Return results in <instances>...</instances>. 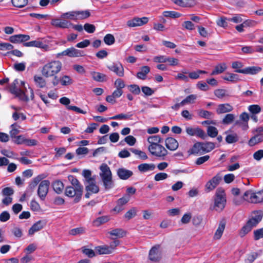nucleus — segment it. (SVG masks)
Masks as SVG:
<instances>
[{
	"label": "nucleus",
	"mask_w": 263,
	"mask_h": 263,
	"mask_svg": "<svg viewBox=\"0 0 263 263\" xmlns=\"http://www.w3.org/2000/svg\"><path fill=\"white\" fill-rule=\"evenodd\" d=\"M68 178L71 184V186L76 187L78 192H79L81 189L83 190V186L76 178L72 175L69 176Z\"/></svg>",
	"instance_id": "c85d7f7f"
},
{
	"label": "nucleus",
	"mask_w": 263,
	"mask_h": 263,
	"mask_svg": "<svg viewBox=\"0 0 263 263\" xmlns=\"http://www.w3.org/2000/svg\"><path fill=\"white\" fill-rule=\"evenodd\" d=\"M11 2L13 6L22 8L28 4V0H11Z\"/></svg>",
	"instance_id": "09e8293b"
},
{
	"label": "nucleus",
	"mask_w": 263,
	"mask_h": 263,
	"mask_svg": "<svg viewBox=\"0 0 263 263\" xmlns=\"http://www.w3.org/2000/svg\"><path fill=\"white\" fill-rule=\"evenodd\" d=\"M107 68L111 71L115 72L118 76L122 77L124 76V68L121 64L113 63L107 66Z\"/></svg>",
	"instance_id": "ddd939ff"
},
{
	"label": "nucleus",
	"mask_w": 263,
	"mask_h": 263,
	"mask_svg": "<svg viewBox=\"0 0 263 263\" xmlns=\"http://www.w3.org/2000/svg\"><path fill=\"white\" fill-rule=\"evenodd\" d=\"M203 142H197L194 143L192 147L188 151L189 155L203 154Z\"/></svg>",
	"instance_id": "4468645a"
},
{
	"label": "nucleus",
	"mask_w": 263,
	"mask_h": 263,
	"mask_svg": "<svg viewBox=\"0 0 263 263\" xmlns=\"http://www.w3.org/2000/svg\"><path fill=\"white\" fill-rule=\"evenodd\" d=\"M235 116L233 114H227L222 120V123L225 125L231 124L235 120Z\"/></svg>",
	"instance_id": "58836bf2"
},
{
	"label": "nucleus",
	"mask_w": 263,
	"mask_h": 263,
	"mask_svg": "<svg viewBox=\"0 0 263 263\" xmlns=\"http://www.w3.org/2000/svg\"><path fill=\"white\" fill-rule=\"evenodd\" d=\"M34 80L40 88L44 87L46 86V81L42 77L35 76Z\"/></svg>",
	"instance_id": "3c124183"
},
{
	"label": "nucleus",
	"mask_w": 263,
	"mask_h": 263,
	"mask_svg": "<svg viewBox=\"0 0 263 263\" xmlns=\"http://www.w3.org/2000/svg\"><path fill=\"white\" fill-rule=\"evenodd\" d=\"M165 146L168 149L175 151L178 147L179 144L175 139L168 137L165 140Z\"/></svg>",
	"instance_id": "b1692460"
},
{
	"label": "nucleus",
	"mask_w": 263,
	"mask_h": 263,
	"mask_svg": "<svg viewBox=\"0 0 263 263\" xmlns=\"http://www.w3.org/2000/svg\"><path fill=\"white\" fill-rule=\"evenodd\" d=\"M11 130L10 131V135L11 138H14L16 137V135L20 133L19 126L17 123H14L11 125Z\"/></svg>",
	"instance_id": "ea45409f"
},
{
	"label": "nucleus",
	"mask_w": 263,
	"mask_h": 263,
	"mask_svg": "<svg viewBox=\"0 0 263 263\" xmlns=\"http://www.w3.org/2000/svg\"><path fill=\"white\" fill-rule=\"evenodd\" d=\"M226 226V222L224 221H221L220 222L219 224V226L216 231L214 236V239L216 240L219 239L223 232Z\"/></svg>",
	"instance_id": "bb28decb"
},
{
	"label": "nucleus",
	"mask_w": 263,
	"mask_h": 263,
	"mask_svg": "<svg viewBox=\"0 0 263 263\" xmlns=\"http://www.w3.org/2000/svg\"><path fill=\"white\" fill-rule=\"evenodd\" d=\"M262 141H263V136L260 135H256L250 139L248 143L250 146H253Z\"/></svg>",
	"instance_id": "f704fd0d"
},
{
	"label": "nucleus",
	"mask_w": 263,
	"mask_h": 263,
	"mask_svg": "<svg viewBox=\"0 0 263 263\" xmlns=\"http://www.w3.org/2000/svg\"><path fill=\"white\" fill-rule=\"evenodd\" d=\"M227 68L226 64L222 63L217 65L213 70L211 75L217 74L223 72Z\"/></svg>",
	"instance_id": "a19ab883"
},
{
	"label": "nucleus",
	"mask_w": 263,
	"mask_h": 263,
	"mask_svg": "<svg viewBox=\"0 0 263 263\" xmlns=\"http://www.w3.org/2000/svg\"><path fill=\"white\" fill-rule=\"evenodd\" d=\"M233 110V107L229 103L220 104L217 106L216 113L218 115L225 114L232 111Z\"/></svg>",
	"instance_id": "dca6fc26"
},
{
	"label": "nucleus",
	"mask_w": 263,
	"mask_h": 263,
	"mask_svg": "<svg viewBox=\"0 0 263 263\" xmlns=\"http://www.w3.org/2000/svg\"><path fill=\"white\" fill-rule=\"evenodd\" d=\"M150 71V68L148 66H144L141 68V71L137 73L138 78L141 80H145L146 74Z\"/></svg>",
	"instance_id": "7c9ffc66"
},
{
	"label": "nucleus",
	"mask_w": 263,
	"mask_h": 263,
	"mask_svg": "<svg viewBox=\"0 0 263 263\" xmlns=\"http://www.w3.org/2000/svg\"><path fill=\"white\" fill-rule=\"evenodd\" d=\"M83 190H81L78 192L77 188L72 186H67L65 190V195L70 198H74L73 202L74 203L79 202L82 196Z\"/></svg>",
	"instance_id": "20e7f679"
},
{
	"label": "nucleus",
	"mask_w": 263,
	"mask_h": 263,
	"mask_svg": "<svg viewBox=\"0 0 263 263\" xmlns=\"http://www.w3.org/2000/svg\"><path fill=\"white\" fill-rule=\"evenodd\" d=\"M163 15L166 17L178 18L181 15L178 12L173 11H166L163 12Z\"/></svg>",
	"instance_id": "603ef678"
},
{
	"label": "nucleus",
	"mask_w": 263,
	"mask_h": 263,
	"mask_svg": "<svg viewBox=\"0 0 263 263\" xmlns=\"http://www.w3.org/2000/svg\"><path fill=\"white\" fill-rule=\"evenodd\" d=\"M155 165L153 163H142L138 165V168L141 172H146L148 171H153L155 168Z\"/></svg>",
	"instance_id": "2f4dec72"
},
{
	"label": "nucleus",
	"mask_w": 263,
	"mask_h": 263,
	"mask_svg": "<svg viewBox=\"0 0 263 263\" xmlns=\"http://www.w3.org/2000/svg\"><path fill=\"white\" fill-rule=\"evenodd\" d=\"M51 24L55 27L61 28H68L71 25L67 21H60L59 19H53Z\"/></svg>",
	"instance_id": "a878e982"
},
{
	"label": "nucleus",
	"mask_w": 263,
	"mask_h": 263,
	"mask_svg": "<svg viewBox=\"0 0 263 263\" xmlns=\"http://www.w3.org/2000/svg\"><path fill=\"white\" fill-rule=\"evenodd\" d=\"M223 79L231 82H236L239 80L238 75L234 73H229L227 76L224 77Z\"/></svg>",
	"instance_id": "680f3d73"
},
{
	"label": "nucleus",
	"mask_w": 263,
	"mask_h": 263,
	"mask_svg": "<svg viewBox=\"0 0 263 263\" xmlns=\"http://www.w3.org/2000/svg\"><path fill=\"white\" fill-rule=\"evenodd\" d=\"M23 46L25 47H35L44 49L45 51H48L49 49V47L48 45L44 44L40 40H35L24 43Z\"/></svg>",
	"instance_id": "f8f14e48"
},
{
	"label": "nucleus",
	"mask_w": 263,
	"mask_h": 263,
	"mask_svg": "<svg viewBox=\"0 0 263 263\" xmlns=\"http://www.w3.org/2000/svg\"><path fill=\"white\" fill-rule=\"evenodd\" d=\"M129 91L135 95H139L140 93V89L138 85L132 84L128 86Z\"/></svg>",
	"instance_id": "0e129e2a"
},
{
	"label": "nucleus",
	"mask_w": 263,
	"mask_h": 263,
	"mask_svg": "<svg viewBox=\"0 0 263 263\" xmlns=\"http://www.w3.org/2000/svg\"><path fill=\"white\" fill-rule=\"evenodd\" d=\"M52 187L57 194H61L64 189V184L62 181L56 180L52 183Z\"/></svg>",
	"instance_id": "473e14b6"
},
{
	"label": "nucleus",
	"mask_w": 263,
	"mask_h": 263,
	"mask_svg": "<svg viewBox=\"0 0 263 263\" xmlns=\"http://www.w3.org/2000/svg\"><path fill=\"white\" fill-rule=\"evenodd\" d=\"M210 159V156L209 155H205L204 156H202L200 157H199L196 160L195 163L197 165H201Z\"/></svg>",
	"instance_id": "69168bd1"
},
{
	"label": "nucleus",
	"mask_w": 263,
	"mask_h": 263,
	"mask_svg": "<svg viewBox=\"0 0 263 263\" xmlns=\"http://www.w3.org/2000/svg\"><path fill=\"white\" fill-rule=\"evenodd\" d=\"M109 220V217L108 216H103L96 218L93 221L94 226L99 227L100 225L105 223Z\"/></svg>",
	"instance_id": "72a5a7b5"
},
{
	"label": "nucleus",
	"mask_w": 263,
	"mask_h": 263,
	"mask_svg": "<svg viewBox=\"0 0 263 263\" xmlns=\"http://www.w3.org/2000/svg\"><path fill=\"white\" fill-rule=\"evenodd\" d=\"M29 39V35L20 34L10 36L9 41L12 43H20L27 41Z\"/></svg>",
	"instance_id": "f3484780"
},
{
	"label": "nucleus",
	"mask_w": 263,
	"mask_h": 263,
	"mask_svg": "<svg viewBox=\"0 0 263 263\" xmlns=\"http://www.w3.org/2000/svg\"><path fill=\"white\" fill-rule=\"evenodd\" d=\"M129 200V196L128 195L124 196L117 201V205L114 208V211L119 213L123 210L122 206L125 204Z\"/></svg>",
	"instance_id": "412c9836"
},
{
	"label": "nucleus",
	"mask_w": 263,
	"mask_h": 263,
	"mask_svg": "<svg viewBox=\"0 0 263 263\" xmlns=\"http://www.w3.org/2000/svg\"><path fill=\"white\" fill-rule=\"evenodd\" d=\"M240 120L244 123L243 125V130H247L248 128V121L249 120V116L247 112H243L239 116Z\"/></svg>",
	"instance_id": "4c0bfd02"
},
{
	"label": "nucleus",
	"mask_w": 263,
	"mask_h": 263,
	"mask_svg": "<svg viewBox=\"0 0 263 263\" xmlns=\"http://www.w3.org/2000/svg\"><path fill=\"white\" fill-rule=\"evenodd\" d=\"M12 234L16 237L20 238L23 235V232L21 228L15 227L11 230Z\"/></svg>",
	"instance_id": "338daca9"
},
{
	"label": "nucleus",
	"mask_w": 263,
	"mask_h": 263,
	"mask_svg": "<svg viewBox=\"0 0 263 263\" xmlns=\"http://www.w3.org/2000/svg\"><path fill=\"white\" fill-rule=\"evenodd\" d=\"M108 234L117 238H122L126 235V232L122 229L118 228L108 232Z\"/></svg>",
	"instance_id": "c756f323"
},
{
	"label": "nucleus",
	"mask_w": 263,
	"mask_h": 263,
	"mask_svg": "<svg viewBox=\"0 0 263 263\" xmlns=\"http://www.w3.org/2000/svg\"><path fill=\"white\" fill-rule=\"evenodd\" d=\"M46 177V176L44 174L39 175L33 178L31 181L30 182L28 185V190H30L31 192H32L35 188L37 184L40 181Z\"/></svg>",
	"instance_id": "393cba45"
},
{
	"label": "nucleus",
	"mask_w": 263,
	"mask_h": 263,
	"mask_svg": "<svg viewBox=\"0 0 263 263\" xmlns=\"http://www.w3.org/2000/svg\"><path fill=\"white\" fill-rule=\"evenodd\" d=\"M64 54L69 57H80L83 55V52L80 50L77 49L74 47L67 48L64 51Z\"/></svg>",
	"instance_id": "a211bd4d"
},
{
	"label": "nucleus",
	"mask_w": 263,
	"mask_h": 263,
	"mask_svg": "<svg viewBox=\"0 0 263 263\" xmlns=\"http://www.w3.org/2000/svg\"><path fill=\"white\" fill-rule=\"evenodd\" d=\"M203 152L208 153L214 149L215 147V143L211 142H203Z\"/></svg>",
	"instance_id": "49530a36"
},
{
	"label": "nucleus",
	"mask_w": 263,
	"mask_h": 263,
	"mask_svg": "<svg viewBox=\"0 0 263 263\" xmlns=\"http://www.w3.org/2000/svg\"><path fill=\"white\" fill-rule=\"evenodd\" d=\"M96 251L99 254H108L111 253V250L107 246L97 247L96 248Z\"/></svg>",
	"instance_id": "c9c22d12"
},
{
	"label": "nucleus",
	"mask_w": 263,
	"mask_h": 263,
	"mask_svg": "<svg viewBox=\"0 0 263 263\" xmlns=\"http://www.w3.org/2000/svg\"><path fill=\"white\" fill-rule=\"evenodd\" d=\"M218 131L217 129L212 126H209L207 129V136H209L212 138H215L218 135Z\"/></svg>",
	"instance_id": "a18cd8bd"
},
{
	"label": "nucleus",
	"mask_w": 263,
	"mask_h": 263,
	"mask_svg": "<svg viewBox=\"0 0 263 263\" xmlns=\"http://www.w3.org/2000/svg\"><path fill=\"white\" fill-rule=\"evenodd\" d=\"M261 70L260 67H249L243 69H238L236 70L235 72L245 74H254L259 72Z\"/></svg>",
	"instance_id": "5701e85b"
},
{
	"label": "nucleus",
	"mask_w": 263,
	"mask_h": 263,
	"mask_svg": "<svg viewBox=\"0 0 263 263\" xmlns=\"http://www.w3.org/2000/svg\"><path fill=\"white\" fill-rule=\"evenodd\" d=\"M248 109L252 114H256L260 112L261 107L258 105H251L249 106Z\"/></svg>",
	"instance_id": "052dcab7"
},
{
	"label": "nucleus",
	"mask_w": 263,
	"mask_h": 263,
	"mask_svg": "<svg viewBox=\"0 0 263 263\" xmlns=\"http://www.w3.org/2000/svg\"><path fill=\"white\" fill-rule=\"evenodd\" d=\"M85 184V190L87 192H90L91 193L96 194L99 191V187L96 185L95 179L94 181L84 182Z\"/></svg>",
	"instance_id": "aec40b11"
},
{
	"label": "nucleus",
	"mask_w": 263,
	"mask_h": 263,
	"mask_svg": "<svg viewBox=\"0 0 263 263\" xmlns=\"http://www.w3.org/2000/svg\"><path fill=\"white\" fill-rule=\"evenodd\" d=\"M62 85L66 86L72 83V79L68 76H64L61 80Z\"/></svg>",
	"instance_id": "774afa93"
},
{
	"label": "nucleus",
	"mask_w": 263,
	"mask_h": 263,
	"mask_svg": "<svg viewBox=\"0 0 263 263\" xmlns=\"http://www.w3.org/2000/svg\"><path fill=\"white\" fill-rule=\"evenodd\" d=\"M85 232L84 228L82 227L77 228L75 229H71L69 231V234L71 235H76L78 234H83Z\"/></svg>",
	"instance_id": "e2e57ef3"
},
{
	"label": "nucleus",
	"mask_w": 263,
	"mask_h": 263,
	"mask_svg": "<svg viewBox=\"0 0 263 263\" xmlns=\"http://www.w3.org/2000/svg\"><path fill=\"white\" fill-rule=\"evenodd\" d=\"M148 21V18L146 17L142 18L135 17L132 20L127 22V25L129 27H134L136 26H140L146 24Z\"/></svg>",
	"instance_id": "9d476101"
},
{
	"label": "nucleus",
	"mask_w": 263,
	"mask_h": 263,
	"mask_svg": "<svg viewBox=\"0 0 263 263\" xmlns=\"http://www.w3.org/2000/svg\"><path fill=\"white\" fill-rule=\"evenodd\" d=\"M196 98L197 96L195 95H189L181 102V104L184 105L186 104L193 103Z\"/></svg>",
	"instance_id": "8fccbe9b"
},
{
	"label": "nucleus",
	"mask_w": 263,
	"mask_h": 263,
	"mask_svg": "<svg viewBox=\"0 0 263 263\" xmlns=\"http://www.w3.org/2000/svg\"><path fill=\"white\" fill-rule=\"evenodd\" d=\"M50 181L48 180H41L37 189V195L42 201L44 200L48 193Z\"/></svg>",
	"instance_id": "423d86ee"
},
{
	"label": "nucleus",
	"mask_w": 263,
	"mask_h": 263,
	"mask_svg": "<svg viewBox=\"0 0 263 263\" xmlns=\"http://www.w3.org/2000/svg\"><path fill=\"white\" fill-rule=\"evenodd\" d=\"M162 139L158 135L150 136L147 139V141L150 145H159L161 142Z\"/></svg>",
	"instance_id": "37998d69"
},
{
	"label": "nucleus",
	"mask_w": 263,
	"mask_h": 263,
	"mask_svg": "<svg viewBox=\"0 0 263 263\" xmlns=\"http://www.w3.org/2000/svg\"><path fill=\"white\" fill-rule=\"evenodd\" d=\"M133 175L132 171L124 168H120L117 170V175L122 180H126Z\"/></svg>",
	"instance_id": "4be33fe9"
},
{
	"label": "nucleus",
	"mask_w": 263,
	"mask_h": 263,
	"mask_svg": "<svg viewBox=\"0 0 263 263\" xmlns=\"http://www.w3.org/2000/svg\"><path fill=\"white\" fill-rule=\"evenodd\" d=\"M198 115L201 118L209 119L213 114L212 112L207 110L200 109L198 110Z\"/></svg>",
	"instance_id": "6e6d98bb"
},
{
	"label": "nucleus",
	"mask_w": 263,
	"mask_h": 263,
	"mask_svg": "<svg viewBox=\"0 0 263 263\" xmlns=\"http://www.w3.org/2000/svg\"><path fill=\"white\" fill-rule=\"evenodd\" d=\"M215 196L213 209L217 212H221L224 208L226 203L224 190L221 188L217 189Z\"/></svg>",
	"instance_id": "f03ea898"
},
{
	"label": "nucleus",
	"mask_w": 263,
	"mask_h": 263,
	"mask_svg": "<svg viewBox=\"0 0 263 263\" xmlns=\"http://www.w3.org/2000/svg\"><path fill=\"white\" fill-rule=\"evenodd\" d=\"M77 11H70L66 13H64L61 15V18L64 19L76 20V17L78 16Z\"/></svg>",
	"instance_id": "79ce46f5"
},
{
	"label": "nucleus",
	"mask_w": 263,
	"mask_h": 263,
	"mask_svg": "<svg viewBox=\"0 0 263 263\" xmlns=\"http://www.w3.org/2000/svg\"><path fill=\"white\" fill-rule=\"evenodd\" d=\"M185 130L186 133L190 136H195L203 140H205L207 138L206 134L203 130L199 127L193 128L192 127H187Z\"/></svg>",
	"instance_id": "6e6552de"
},
{
	"label": "nucleus",
	"mask_w": 263,
	"mask_h": 263,
	"mask_svg": "<svg viewBox=\"0 0 263 263\" xmlns=\"http://www.w3.org/2000/svg\"><path fill=\"white\" fill-rule=\"evenodd\" d=\"M93 79L98 82H102L107 80V76L103 74L98 72H93L92 74Z\"/></svg>",
	"instance_id": "e433bc0d"
},
{
	"label": "nucleus",
	"mask_w": 263,
	"mask_h": 263,
	"mask_svg": "<svg viewBox=\"0 0 263 263\" xmlns=\"http://www.w3.org/2000/svg\"><path fill=\"white\" fill-rule=\"evenodd\" d=\"M221 180L220 174H217L209 180L205 185V191L207 193L213 190L219 184Z\"/></svg>",
	"instance_id": "1a4fd4ad"
},
{
	"label": "nucleus",
	"mask_w": 263,
	"mask_h": 263,
	"mask_svg": "<svg viewBox=\"0 0 263 263\" xmlns=\"http://www.w3.org/2000/svg\"><path fill=\"white\" fill-rule=\"evenodd\" d=\"M61 68V62L59 61H53L43 66L42 69V73L43 76L46 78L52 77L59 72Z\"/></svg>",
	"instance_id": "f257e3e1"
},
{
	"label": "nucleus",
	"mask_w": 263,
	"mask_h": 263,
	"mask_svg": "<svg viewBox=\"0 0 263 263\" xmlns=\"http://www.w3.org/2000/svg\"><path fill=\"white\" fill-rule=\"evenodd\" d=\"M18 83V80L15 79L10 85V91L12 93L18 97L21 100L24 101H28L29 98L26 93H25V91L16 87V85Z\"/></svg>",
	"instance_id": "0eeeda50"
},
{
	"label": "nucleus",
	"mask_w": 263,
	"mask_h": 263,
	"mask_svg": "<svg viewBox=\"0 0 263 263\" xmlns=\"http://www.w3.org/2000/svg\"><path fill=\"white\" fill-rule=\"evenodd\" d=\"M104 42L107 45H111L115 43V39L114 36L111 34H106L103 39Z\"/></svg>",
	"instance_id": "de8ad7c7"
},
{
	"label": "nucleus",
	"mask_w": 263,
	"mask_h": 263,
	"mask_svg": "<svg viewBox=\"0 0 263 263\" xmlns=\"http://www.w3.org/2000/svg\"><path fill=\"white\" fill-rule=\"evenodd\" d=\"M254 239L258 240L263 238V228L257 229L253 232Z\"/></svg>",
	"instance_id": "4d7b16f0"
},
{
	"label": "nucleus",
	"mask_w": 263,
	"mask_h": 263,
	"mask_svg": "<svg viewBox=\"0 0 263 263\" xmlns=\"http://www.w3.org/2000/svg\"><path fill=\"white\" fill-rule=\"evenodd\" d=\"M258 254L256 252H253L251 254H248L247 258L245 259V263H252L255 259L258 257Z\"/></svg>",
	"instance_id": "5fc2aeb1"
},
{
	"label": "nucleus",
	"mask_w": 263,
	"mask_h": 263,
	"mask_svg": "<svg viewBox=\"0 0 263 263\" xmlns=\"http://www.w3.org/2000/svg\"><path fill=\"white\" fill-rule=\"evenodd\" d=\"M46 224V222L43 220H39L34 223L28 231V235H33L35 232L42 230Z\"/></svg>",
	"instance_id": "2eb2a0df"
},
{
	"label": "nucleus",
	"mask_w": 263,
	"mask_h": 263,
	"mask_svg": "<svg viewBox=\"0 0 263 263\" xmlns=\"http://www.w3.org/2000/svg\"><path fill=\"white\" fill-rule=\"evenodd\" d=\"M82 175L85 179L84 182L94 181L95 179V177L91 176V172L89 170H84L83 171Z\"/></svg>",
	"instance_id": "c03bdc74"
},
{
	"label": "nucleus",
	"mask_w": 263,
	"mask_h": 263,
	"mask_svg": "<svg viewBox=\"0 0 263 263\" xmlns=\"http://www.w3.org/2000/svg\"><path fill=\"white\" fill-rule=\"evenodd\" d=\"M160 246L157 245L153 247L149 251L148 258L153 261L158 262L161 259L160 254L159 252Z\"/></svg>",
	"instance_id": "9b49d317"
},
{
	"label": "nucleus",
	"mask_w": 263,
	"mask_h": 263,
	"mask_svg": "<svg viewBox=\"0 0 263 263\" xmlns=\"http://www.w3.org/2000/svg\"><path fill=\"white\" fill-rule=\"evenodd\" d=\"M101 179L105 190H109L114 187L115 183L112 177L104 178Z\"/></svg>",
	"instance_id": "cd10ccee"
},
{
	"label": "nucleus",
	"mask_w": 263,
	"mask_h": 263,
	"mask_svg": "<svg viewBox=\"0 0 263 263\" xmlns=\"http://www.w3.org/2000/svg\"><path fill=\"white\" fill-rule=\"evenodd\" d=\"M245 200L249 202L257 203L263 201V193L258 192L256 194L252 193V191H247L243 196Z\"/></svg>",
	"instance_id": "7ed1b4c3"
},
{
	"label": "nucleus",
	"mask_w": 263,
	"mask_h": 263,
	"mask_svg": "<svg viewBox=\"0 0 263 263\" xmlns=\"http://www.w3.org/2000/svg\"><path fill=\"white\" fill-rule=\"evenodd\" d=\"M148 151L153 156L157 157H164L167 155V151L162 145H149Z\"/></svg>",
	"instance_id": "39448f33"
},
{
	"label": "nucleus",
	"mask_w": 263,
	"mask_h": 263,
	"mask_svg": "<svg viewBox=\"0 0 263 263\" xmlns=\"http://www.w3.org/2000/svg\"><path fill=\"white\" fill-rule=\"evenodd\" d=\"M238 140L237 135L235 134L228 135L226 138V141L228 143H233Z\"/></svg>",
	"instance_id": "13d9d810"
},
{
	"label": "nucleus",
	"mask_w": 263,
	"mask_h": 263,
	"mask_svg": "<svg viewBox=\"0 0 263 263\" xmlns=\"http://www.w3.org/2000/svg\"><path fill=\"white\" fill-rule=\"evenodd\" d=\"M133 116L132 114L129 113L127 114H120L110 118V119L116 120V119H128Z\"/></svg>",
	"instance_id": "bf43d9fd"
},
{
	"label": "nucleus",
	"mask_w": 263,
	"mask_h": 263,
	"mask_svg": "<svg viewBox=\"0 0 263 263\" xmlns=\"http://www.w3.org/2000/svg\"><path fill=\"white\" fill-rule=\"evenodd\" d=\"M252 228L247 223L241 228L239 232L241 237H244L247 234L251 231Z\"/></svg>",
	"instance_id": "864d4df0"
},
{
	"label": "nucleus",
	"mask_w": 263,
	"mask_h": 263,
	"mask_svg": "<svg viewBox=\"0 0 263 263\" xmlns=\"http://www.w3.org/2000/svg\"><path fill=\"white\" fill-rule=\"evenodd\" d=\"M100 170L101 171L100 176L101 179L112 177V173L110 169L106 163L102 164L100 166Z\"/></svg>",
	"instance_id": "6ab92c4d"
}]
</instances>
